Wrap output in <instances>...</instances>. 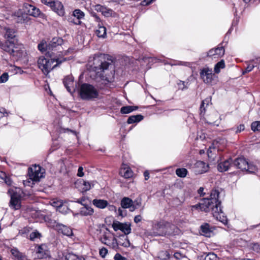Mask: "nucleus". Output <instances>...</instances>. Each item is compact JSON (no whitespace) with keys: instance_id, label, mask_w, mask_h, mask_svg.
<instances>
[{"instance_id":"obj_13","label":"nucleus","mask_w":260,"mask_h":260,"mask_svg":"<svg viewBox=\"0 0 260 260\" xmlns=\"http://www.w3.org/2000/svg\"><path fill=\"white\" fill-rule=\"evenodd\" d=\"M2 49L4 51L10 53V54L14 53L18 51L17 47L14 42V40H6L4 43L1 42L0 45Z\"/></svg>"},{"instance_id":"obj_20","label":"nucleus","mask_w":260,"mask_h":260,"mask_svg":"<svg viewBox=\"0 0 260 260\" xmlns=\"http://www.w3.org/2000/svg\"><path fill=\"white\" fill-rule=\"evenodd\" d=\"M51 7L54 11L59 16H63L64 14V9L63 5L59 1L53 2Z\"/></svg>"},{"instance_id":"obj_42","label":"nucleus","mask_w":260,"mask_h":260,"mask_svg":"<svg viewBox=\"0 0 260 260\" xmlns=\"http://www.w3.org/2000/svg\"><path fill=\"white\" fill-rule=\"evenodd\" d=\"M41 234L37 230L30 234L29 239L31 241H35L37 238H40Z\"/></svg>"},{"instance_id":"obj_62","label":"nucleus","mask_w":260,"mask_h":260,"mask_svg":"<svg viewBox=\"0 0 260 260\" xmlns=\"http://www.w3.org/2000/svg\"><path fill=\"white\" fill-rule=\"evenodd\" d=\"M142 220V217L140 215L136 216L134 218V221L135 223H138L140 222Z\"/></svg>"},{"instance_id":"obj_52","label":"nucleus","mask_w":260,"mask_h":260,"mask_svg":"<svg viewBox=\"0 0 260 260\" xmlns=\"http://www.w3.org/2000/svg\"><path fill=\"white\" fill-rule=\"evenodd\" d=\"M254 68V65L248 64V66L245 69V70L244 71H243V74H245L246 73L250 72Z\"/></svg>"},{"instance_id":"obj_55","label":"nucleus","mask_w":260,"mask_h":260,"mask_svg":"<svg viewBox=\"0 0 260 260\" xmlns=\"http://www.w3.org/2000/svg\"><path fill=\"white\" fill-rule=\"evenodd\" d=\"M3 181L8 185H11L12 182L11 178L7 175L6 176V178L4 179Z\"/></svg>"},{"instance_id":"obj_8","label":"nucleus","mask_w":260,"mask_h":260,"mask_svg":"<svg viewBox=\"0 0 260 260\" xmlns=\"http://www.w3.org/2000/svg\"><path fill=\"white\" fill-rule=\"evenodd\" d=\"M200 75L203 82L206 84H211L213 80L214 74L212 69L208 67L204 68L201 70Z\"/></svg>"},{"instance_id":"obj_54","label":"nucleus","mask_w":260,"mask_h":260,"mask_svg":"<svg viewBox=\"0 0 260 260\" xmlns=\"http://www.w3.org/2000/svg\"><path fill=\"white\" fill-rule=\"evenodd\" d=\"M206 122L209 124L218 126L219 123L217 122V121H212L211 118H208V120H206Z\"/></svg>"},{"instance_id":"obj_58","label":"nucleus","mask_w":260,"mask_h":260,"mask_svg":"<svg viewBox=\"0 0 260 260\" xmlns=\"http://www.w3.org/2000/svg\"><path fill=\"white\" fill-rule=\"evenodd\" d=\"M142 204L141 199H137L134 201H133V205H136L137 207L140 206Z\"/></svg>"},{"instance_id":"obj_15","label":"nucleus","mask_w":260,"mask_h":260,"mask_svg":"<svg viewBox=\"0 0 260 260\" xmlns=\"http://www.w3.org/2000/svg\"><path fill=\"white\" fill-rule=\"evenodd\" d=\"M85 14L80 9H76L73 12L72 17L69 20L71 22L76 25H80L81 24V20L84 18Z\"/></svg>"},{"instance_id":"obj_64","label":"nucleus","mask_w":260,"mask_h":260,"mask_svg":"<svg viewBox=\"0 0 260 260\" xmlns=\"http://www.w3.org/2000/svg\"><path fill=\"white\" fill-rule=\"evenodd\" d=\"M154 1L155 0H144L142 3L143 5H148Z\"/></svg>"},{"instance_id":"obj_3","label":"nucleus","mask_w":260,"mask_h":260,"mask_svg":"<svg viewBox=\"0 0 260 260\" xmlns=\"http://www.w3.org/2000/svg\"><path fill=\"white\" fill-rule=\"evenodd\" d=\"M66 60H67V59L65 58L62 59L48 58L42 56L39 58L38 65L43 73L47 75L53 69Z\"/></svg>"},{"instance_id":"obj_63","label":"nucleus","mask_w":260,"mask_h":260,"mask_svg":"<svg viewBox=\"0 0 260 260\" xmlns=\"http://www.w3.org/2000/svg\"><path fill=\"white\" fill-rule=\"evenodd\" d=\"M111 244H112L113 247L117 246L118 245H119L118 240H117L116 238L114 237L112 240V243Z\"/></svg>"},{"instance_id":"obj_33","label":"nucleus","mask_w":260,"mask_h":260,"mask_svg":"<svg viewBox=\"0 0 260 260\" xmlns=\"http://www.w3.org/2000/svg\"><path fill=\"white\" fill-rule=\"evenodd\" d=\"M211 101V98H206V99L202 101L200 106V114L204 115L205 113V105L207 106L209 105V102Z\"/></svg>"},{"instance_id":"obj_35","label":"nucleus","mask_w":260,"mask_h":260,"mask_svg":"<svg viewBox=\"0 0 260 260\" xmlns=\"http://www.w3.org/2000/svg\"><path fill=\"white\" fill-rule=\"evenodd\" d=\"M225 68V63L224 61L222 59L220 61L217 62L214 67V72L215 73H219L221 69H223Z\"/></svg>"},{"instance_id":"obj_2","label":"nucleus","mask_w":260,"mask_h":260,"mask_svg":"<svg viewBox=\"0 0 260 260\" xmlns=\"http://www.w3.org/2000/svg\"><path fill=\"white\" fill-rule=\"evenodd\" d=\"M113 60L109 55H101L94 58L93 63L91 66L92 70L100 76L103 75L102 73L112 66Z\"/></svg>"},{"instance_id":"obj_32","label":"nucleus","mask_w":260,"mask_h":260,"mask_svg":"<svg viewBox=\"0 0 260 260\" xmlns=\"http://www.w3.org/2000/svg\"><path fill=\"white\" fill-rule=\"evenodd\" d=\"M108 231V230H107ZM108 232H106L103 233L99 238V240L103 244L110 246L111 243L110 242L109 236L108 235Z\"/></svg>"},{"instance_id":"obj_47","label":"nucleus","mask_w":260,"mask_h":260,"mask_svg":"<svg viewBox=\"0 0 260 260\" xmlns=\"http://www.w3.org/2000/svg\"><path fill=\"white\" fill-rule=\"evenodd\" d=\"M47 44L46 43H41L39 44L38 46V49L41 51L42 52H44L45 51H47L48 52V50H47L46 46Z\"/></svg>"},{"instance_id":"obj_14","label":"nucleus","mask_w":260,"mask_h":260,"mask_svg":"<svg viewBox=\"0 0 260 260\" xmlns=\"http://www.w3.org/2000/svg\"><path fill=\"white\" fill-rule=\"evenodd\" d=\"M208 168V165L203 161H197L193 167V172L196 175L207 172Z\"/></svg>"},{"instance_id":"obj_4","label":"nucleus","mask_w":260,"mask_h":260,"mask_svg":"<svg viewBox=\"0 0 260 260\" xmlns=\"http://www.w3.org/2000/svg\"><path fill=\"white\" fill-rule=\"evenodd\" d=\"M79 93L83 100H92L99 96L98 90L93 85L88 83H83L80 86Z\"/></svg>"},{"instance_id":"obj_60","label":"nucleus","mask_w":260,"mask_h":260,"mask_svg":"<svg viewBox=\"0 0 260 260\" xmlns=\"http://www.w3.org/2000/svg\"><path fill=\"white\" fill-rule=\"evenodd\" d=\"M83 168L82 167H80L78 168L77 175L79 177H82L84 176V173H83Z\"/></svg>"},{"instance_id":"obj_22","label":"nucleus","mask_w":260,"mask_h":260,"mask_svg":"<svg viewBox=\"0 0 260 260\" xmlns=\"http://www.w3.org/2000/svg\"><path fill=\"white\" fill-rule=\"evenodd\" d=\"M11 253L17 260H27L26 256L20 252L17 248L13 247L11 248Z\"/></svg>"},{"instance_id":"obj_17","label":"nucleus","mask_w":260,"mask_h":260,"mask_svg":"<svg viewBox=\"0 0 260 260\" xmlns=\"http://www.w3.org/2000/svg\"><path fill=\"white\" fill-rule=\"evenodd\" d=\"M233 159L229 158L226 160L219 163L217 165V169L220 172H224L229 170V169L233 167Z\"/></svg>"},{"instance_id":"obj_49","label":"nucleus","mask_w":260,"mask_h":260,"mask_svg":"<svg viewBox=\"0 0 260 260\" xmlns=\"http://www.w3.org/2000/svg\"><path fill=\"white\" fill-rule=\"evenodd\" d=\"M8 74L7 73H4L0 76V83H5L8 79Z\"/></svg>"},{"instance_id":"obj_9","label":"nucleus","mask_w":260,"mask_h":260,"mask_svg":"<svg viewBox=\"0 0 260 260\" xmlns=\"http://www.w3.org/2000/svg\"><path fill=\"white\" fill-rule=\"evenodd\" d=\"M41 168L39 166L35 165L34 168H29L28 175L32 181L38 182L43 177V173L41 172Z\"/></svg>"},{"instance_id":"obj_10","label":"nucleus","mask_w":260,"mask_h":260,"mask_svg":"<svg viewBox=\"0 0 260 260\" xmlns=\"http://www.w3.org/2000/svg\"><path fill=\"white\" fill-rule=\"evenodd\" d=\"M112 226L115 231L120 230L124 234V235H127L131 232V224L129 223H121L115 221L113 222Z\"/></svg>"},{"instance_id":"obj_56","label":"nucleus","mask_w":260,"mask_h":260,"mask_svg":"<svg viewBox=\"0 0 260 260\" xmlns=\"http://www.w3.org/2000/svg\"><path fill=\"white\" fill-rule=\"evenodd\" d=\"M114 258L115 260H125V258L124 257H123L120 254L117 253H116L114 257Z\"/></svg>"},{"instance_id":"obj_50","label":"nucleus","mask_w":260,"mask_h":260,"mask_svg":"<svg viewBox=\"0 0 260 260\" xmlns=\"http://www.w3.org/2000/svg\"><path fill=\"white\" fill-rule=\"evenodd\" d=\"M123 176L125 178H129L132 176V172L129 169H127L126 170H124Z\"/></svg>"},{"instance_id":"obj_5","label":"nucleus","mask_w":260,"mask_h":260,"mask_svg":"<svg viewBox=\"0 0 260 260\" xmlns=\"http://www.w3.org/2000/svg\"><path fill=\"white\" fill-rule=\"evenodd\" d=\"M233 165L241 171H245L250 174H255L257 172V167L252 163H249L243 157L233 159Z\"/></svg>"},{"instance_id":"obj_51","label":"nucleus","mask_w":260,"mask_h":260,"mask_svg":"<svg viewBox=\"0 0 260 260\" xmlns=\"http://www.w3.org/2000/svg\"><path fill=\"white\" fill-rule=\"evenodd\" d=\"M99 253L101 256L104 258L106 256V254H107L108 250L106 248L103 247L100 250Z\"/></svg>"},{"instance_id":"obj_18","label":"nucleus","mask_w":260,"mask_h":260,"mask_svg":"<svg viewBox=\"0 0 260 260\" xmlns=\"http://www.w3.org/2000/svg\"><path fill=\"white\" fill-rule=\"evenodd\" d=\"M63 83L68 91L71 93H73L75 91L74 87V80L72 77H66L63 81Z\"/></svg>"},{"instance_id":"obj_29","label":"nucleus","mask_w":260,"mask_h":260,"mask_svg":"<svg viewBox=\"0 0 260 260\" xmlns=\"http://www.w3.org/2000/svg\"><path fill=\"white\" fill-rule=\"evenodd\" d=\"M6 30L4 37L5 38L9 40L14 39L15 37V31L9 28H5Z\"/></svg>"},{"instance_id":"obj_38","label":"nucleus","mask_w":260,"mask_h":260,"mask_svg":"<svg viewBox=\"0 0 260 260\" xmlns=\"http://www.w3.org/2000/svg\"><path fill=\"white\" fill-rule=\"evenodd\" d=\"M65 260H85V259L74 254L68 253L65 256Z\"/></svg>"},{"instance_id":"obj_59","label":"nucleus","mask_w":260,"mask_h":260,"mask_svg":"<svg viewBox=\"0 0 260 260\" xmlns=\"http://www.w3.org/2000/svg\"><path fill=\"white\" fill-rule=\"evenodd\" d=\"M174 256L177 260H179L181 258L183 257V254L178 252H175L174 254Z\"/></svg>"},{"instance_id":"obj_40","label":"nucleus","mask_w":260,"mask_h":260,"mask_svg":"<svg viewBox=\"0 0 260 260\" xmlns=\"http://www.w3.org/2000/svg\"><path fill=\"white\" fill-rule=\"evenodd\" d=\"M177 85L179 89L184 90L188 88L189 82L179 80L177 83Z\"/></svg>"},{"instance_id":"obj_27","label":"nucleus","mask_w":260,"mask_h":260,"mask_svg":"<svg viewBox=\"0 0 260 260\" xmlns=\"http://www.w3.org/2000/svg\"><path fill=\"white\" fill-rule=\"evenodd\" d=\"M144 118V116L141 114L136 115H132L128 117L127 120L128 124H132L134 123H138L142 121Z\"/></svg>"},{"instance_id":"obj_46","label":"nucleus","mask_w":260,"mask_h":260,"mask_svg":"<svg viewBox=\"0 0 260 260\" xmlns=\"http://www.w3.org/2000/svg\"><path fill=\"white\" fill-rule=\"evenodd\" d=\"M224 54V49L222 46L216 48V55L222 56Z\"/></svg>"},{"instance_id":"obj_24","label":"nucleus","mask_w":260,"mask_h":260,"mask_svg":"<svg viewBox=\"0 0 260 260\" xmlns=\"http://www.w3.org/2000/svg\"><path fill=\"white\" fill-rule=\"evenodd\" d=\"M95 34L99 38H105L106 37V28L102 24H98V29L96 30Z\"/></svg>"},{"instance_id":"obj_30","label":"nucleus","mask_w":260,"mask_h":260,"mask_svg":"<svg viewBox=\"0 0 260 260\" xmlns=\"http://www.w3.org/2000/svg\"><path fill=\"white\" fill-rule=\"evenodd\" d=\"M95 10L98 12H100L105 16H108L110 14V10L100 5H96L95 6Z\"/></svg>"},{"instance_id":"obj_61","label":"nucleus","mask_w":260,"mask_h":260,"mask_svg":"<svg viewBox=\"0 0 260 260\" xmlns=\"http://www.w3.org/2000/svg\"><path fill=\"white\" fill-rule=\"evenodd\" d=\"M245 128L244 124H240L237 127V129L236 131V133H238L243 131Z\"/></svg>"},{"instance_id":"obj_36","label":"nucleus","mask_w":260,"mask_h":260,"mask_svg":"<svg viewBox=\"0 0 260 260\" xmlns=\"http://www.w3.org/2000/svg\"><path fill=\"white\" fill-rule=\"evenodd\" d=\"M58 211L62 214H67L71 212V210L69 209L67 204L63 202L62 205L59 208Z\"/></svg>"},{"instance_id":"obj_6","label":"nucleus","mask_w":260,"mask_h":260,"mask_svg":"<svg viewBox=\"0 0 260 260\" xmlns=\"http://www.w3.org/2000/svg\"><path fill=\"white\" fill-rule=\"evenodd\" d=\"M23 10L28 16L29 15L34 17H39L42 18H45V15L41 12L39 9L29 4H24Z\"/></svg>"},{"instance_id":"obj_1","label":"nucleus","mask_w":260,"mask_h":260,"mask_svg":"<svg viewBox=\"0 0 260 260\" xmlns=\"http://www.w3.org/2000/svg\"><path fill=\"white\" fill-rule=\"evenodd\" d=\"M219 196V192L217 190H212L210 198H203L201 200V211L205 212L211 211L215 218L226 224L227 218L222 210L221 201L218 199Z\"/></svg>"},{"instance_id":"obj_28","label":"nucleus","mask_w":260,"mask_h":260,"mask_svg":"<svg viewBox=\"0 0 260 260\" xmlns=\"http://www.w3.org/2000/svg\"><path fill=\"white\" fill-rule=\"evenodd\" d=\"M121 206L124 209H126L133 205V201L128 197H124L121 201Z\"/></svg>"},{"instance_id":"obj_21","label":"nucleus","mask_w":260,"mask_h":260,"mask_svg":"<svg viewBox=\"0 0 260 260\" xmlns=\"http://www.w3.org/2000/svg\"><path fill=\"white\" fill-rule=\"evenodd\" d=\"M83 207L80 208V214L82 216H90L94 213V210L86 204H82Z\"/></svg>"},{"instance_id":"obj_26","label":"nucleus","mask_w":260,"mask_h":260,"mask_svg":"<svg viewBox=\"0 0 260 260\" xmlns=\"http://www.w3.org/2000/svg\"><path fill=\"white\" fill-rule=\"evenodd\" d=\"M200 228L203 235L206 237L210 236L212 232V230L210 228V225L209 223H205L202 224L200 226Z\"/></svg>"},{"instance_id":"obj_25","label":"nucleus","mask_w":260,"mask_h":260,"mask_svg":"<svg viewBox=\"0 0 260 260\" xmlns=\"http://www.w3.org/2000/svg\"><path fill=\"white\" fill-rule=\"evenodd\" d=\"M118 244L124 247H128L131 245V243L127 236L121 235L119 237Z\"/></svg>"},{"instance_id":"obj_16","label":"nucleus","mask_w":260,"mask_h":260,"mask_svg":"<svg viewBox=\"0 0 260 260\" xmlns=\"http://www.w3.org/2000/svg\"><path fill=\"white\" fill-rule=\"evenodd\" d=\"M63 43V40L59 37H54L46 46L47 50H48L49 54L50 51L53 50L54 48L59 47Z\"/></svg>"},{"instance_id":"obj_44","label":"nucleus","mask_w":260,"mask_h":260,"mask_svg":"<svg viewBox=\"0 0 260 260\" xmlns=\"http://www.w3.org/2000/svg\"><path fill=\"white\" fill-rule=\"evenodd\" d=\"M217 255L214 253H209L205 257L204 260H217Z\"/></svg>"},{"instance_id":"obj_41","label":"nucleus","mask_w":260,"mask_h":260,"mask_svg":"<svg viewBox=\"0 0 260 260\" xmlns=\"http://www.w3.org/2000/svg\"><path fill=\"white\" fill-rule=\"evenodd\" d=\"M159 257L160 260H169L170 257V255L167 251H162L160 252Z\"/></svg>"},{"instance_id":"obj_19","label":"nucleus","mask_w":260,"mask_h":260,"mask_svg":"<svg viewBox=\"0 0 260 260\" xmlns=\"http://www.w3.org/2000/svg\"><path fill=\"white\" fill-rule=\"evenodd\" d=\"M160 228H163L165 230L161 232H157L158 236H166L167 234H171L175 232H177V229L173 225H171L169 223L166 224L165 226H159Z\"/></svg>"},{"instance_id":"obj_31","label":"nucleus","mask_w":260,"mask_h":260,"mask_svg":"<svg viewBox=\"0 0 260 260\" xmlns=\"http://www.w3.org/2000/svg\"><path fill=\"white\" fill-rule=\"evenodd\" d=\"M138 109V106H127L121 108L120 112L122 114H128Z\"/></svg>"},{"instance_id":"obj_11","label":"nucleus","mask_w":260,"mask_h":260,"mask_svg":"<svg viewBox=\"0 0 260 260\" xmlns=\"http://www.w3.org/2000/svg\"><path fill=\"white\" fill-rule=\"evenodd\" d=\"M52 226L58 233H61L63 235L71 237L73 235L71 228L66 225L56 222V221H54Z\"/></svg>"},{"instance_id":"obj_45","label":"nucleus","mask_w":260,"mask_h":260,"mask_svg":"<svg viewBox=\"0 0 260 260\" xmlns=\"http://www.w3.org/2000/svg\"><path fill=\"white\" fill-rule=\"evenodd\" d=\"M63 202L62 200H58L53 201L52 203V205L56 208V210L58 211L59 208L62 205Z\"/></svg>"},{"instance_id":"obj_48","label":"nucleus","mask_w":260,"mask_h":260,"mask_svg":"<svg viewBox=\"0 0 260 260\" xmlns=\"http://www.w3.org/2000/svg\"><path fill=\"white\" fill-rule=\"evenodd\" d=\"M83 185V187L82 189L84 191L89 190L91 187V185L89 182L84 181Z\"/></svg>"},{"instance_id":"obj_34","label":"nucleus","mask_w":260,"mask_h":260,"mask_svg":"<svg viewBox=\"0 0 260 260\" xmlns=\"http://www.w3.org/2000/svg\"><path fill=\"white\" fill-rule=\"evenodd\" d=\"M176 174L180 178H184L186 176L188 171L185 168H178L176 170Z\"/></svg>"},{"instance_id":"obj_57","label":"nucleus","mask_w":260,"mask_h":260,"mask_svg":"<svg viewBox=\"0 0 260 260\" xmlns=\"http://www.w3.org/2000/svg\"><path fill=\"white\" fill-rule=\"evenodd\" d=\"M207 56H213L216 55V48L215 49H212L207 53Z\"/></svg>"},{"instance_id":"obj_12","label":"nucleus","mask_w":260,"mask_h":260,"mask_svg":"<svg viewBox=\"0 0 260 260\" xmlns=\"http://www.w3.org/2000/svg\"><path fill=\"white\" fill-rule=\"evenodd\" d=\"M21 196L17 192H14L11 194V200L9 206L14 210H18L21 208Z\"/></svg>"},{"instance_id":"obj_39","label":"nucleus","mask_w":260,"mask_h":260,"mask_svg":"<svg viewBox=\"0 0 260 260\" xmlns=\"http://www.w3.org/2000/svg\"><path fill=\"white\" fill-rule=\"evenodd\" d=\"M8 113L4 111H0V124L6 125L7 123Z\"/></svg>"},{"instance_id":"obj_23","label":"nucleus","mask_w":260,"mask_h":260,"mask_svg":"<svg viewBox=\"0 0 260 260\" xmlns=\"http://www.w3.org/2000/svg\"><path fill=\"white\" fill-rule=\"evenodd\" d=\"M92 204L95 207L100 209H104L108 205L107 201L101 199H94L92 201Z\"/></svg>"},{"instance_id":"obj_7","label":"nucleus","mask_w":260,"mask_h":260,"mask_svg":"<svg viewBox=\"0 0 260 260\" xmlns=\"http://www.w3.org/2000/svg\"><path fill=\"white\" fill-rule=\"evenodd\" d=\"M12 20L15 23H24L27 22L29 18L22 9L15 12L12 15Z\"/></svg>"},{"instance_id":"obj_37","label":"nucleus","mask_w":260,"mask_h":260,"mask_svg":"<svg viewBox=\"0 0 260 260\" xmlns=\"http://www.w3.org/2000/svg\"><path fill=\"white\" fill-rule=\"evenodd\" d=\"M36 253L37 254V257L39 258H43L46 256V252L42 248V246H39L37 248Z\"/></svg>"},{"instance_id":"obj_53","label":"nucleus","mask_w":260,"mask_h":260,"mask_svg":"<svg viewBox=\"0 0 260 260\" xmlns=\"http://www.w3.org/2000/svg\"><path fill=\"white\" fill-rule=\"evenodd\" d=\"M174 65L184 66L190 67L191 66V63L189 62L178 61L176 63H175Z\"/></svg>"},{"instance_id":"obj_43","label":"nucleus","mask_w":260,"mask_h":260,"mask_svg":"<svg viewBox=\"0 0 260 260\" xmlns=\"http://www.w3.org/2000/svg\"><path fill=\"white\" fill-rule=\"evenodd\" d=\"M251 129L254 131H260V121L253 122L251 125Z\"/></svg>"}]
</instances>
